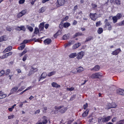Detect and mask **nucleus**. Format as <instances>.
Returning <instances> with one entry per match:
<instances>
[{
    "label": "nucleus",
    "mask_w": 124,
    "mask_h": 124,
    "mask_svg": "<svg viewBox=\"0 0 124 124\" xmlns=\"http://www.w3.org/2000/svg\"><path fill=\"white\" fill-rule=\"evenodd\" d=\"M55 109L56 110L59 109V111L61 113H63L65 112L67 109L66 107H64L63 106L55 107Z\"/></svg>",
    "instance_id": "f257e3e1"
},
{
    "label": "nucleus",
    "mask_w": 124,
    "mask_h": 124,
    "mask_svg": "<svg viewBox=\"0 0 124 124\" xmlns=\"http://www.w3.org/2000/svg\"><path fill=\"white\" fill-rule=\"evenodd\" d=\"M102 76L100 73L98 72L92 74L90 77L93 79L98 78L102 77Z\"/></svg>",
    "instance_id": "f03ea898"
},
{
    "label": "nucleus",
    "mask_w": 124,
    "mask_h": 124,
    "mask_svg": "<svg viewBox=\"0 0 124 124\" xmlns=\"http://www.w3.org/2000/svg\"><path fill=\"white\" fill-rule=\"evenodd\" d=\"M112 118V116H108L107 117H104L103 118H101V119H99V121L100 120H102V121L103 122H106L109 121Z\"/></svg>",
    "instance_id": "7ed1b4c3"
},
{
    "label": "nucleus",
    "mask_w": 124,
    "mask_h": 124,
    "mask_svg": "<svg viewBox=\"0 0 124 124\" xmlns=\"http://www.w3.org/2000/svg\"><path fill=\"white\" fill-rule=\"evenodd\" d=\"M121 51V50L120 48L116 49L115 51H113L111 53V54L113 55H118L120 52Z\"/></svg>",
    "instance_id": "20e7f679"
},
{
    "label": "nucleus",
    "mask_w": 124,
    "mask_h": 124,
    "mask_svg": "<svg viewBox=\"0 0 124 124\" xmlns=\"http://www.w3.org/2000/svg\"><path fill=\"white\" fill-rule=\"evenodd\" d=\"M112 27L110 23H107L105 24L104 28H106L108 30L110 31L112 29Z\"/></svg>",
    "instance_id": "39448f33"
},
{
    "label": "nucleus",
    "mask_w": 124,
    "mask_h": 124,
    "mask_svg": "<svg viewBox=\"0 0 124 124\" xmlns=\"http://www.w3.org/2000/svg\"><path fill=\"white\" fill-rule=\"evenodd\" d=\"M84 54V52L81 51L79 53L78 55L77 58L78 59H81Z\"/></svg>",
    "instance_id": "423d86ee"
},
{
    "label": "nucleus",
    "mask_w": 124,
    "mask_h": 124,
    "mask_svg": "<svg viewBox=\"0 0 124 124\" xmlns=\"http://www.w3.org/2000/svg\"><path fill=\"white\" fill-rule=\"evenodd\" d=\"M90 16L91 18L93 20H95L97 18V16L96 13L93 14L90 13Z\"/></svg>",
    "instance_id": "0eeeda50"
},
{
    "label": "nucleus",
    "mask_w": 124,
    "mask_h": 124,
    "mask_svg": "<svg viewBox=\"0 0 124 124\" xmlns=\"http://www.w3.org/2000/svg\"><path fill=\"white\" fill-rule=\"evenodd\" d=\"M116 92L117 94L121 95H124V90L119 89L117 90Z\"/></svg>",
    "instance_id": "6e6552de"
},
{
    "label": "nucleus",
    "mask_w": 124,
    "mask_h": 124,
    "mask_svg": "<svg viewBox=\"0 0 124 124\" xmlns=\"http://www.w3.org/2000/svg\"><path fill=\"white\" fill-rule=\"evenodd\" d=\"M26 13V12L25 10H23L21 12H19L17 15V17L20 18L22 17L23 15L25 14Z\"/></svg>",
    "instance_id": "1a4fd4ad"
},
{
    "label": "nucleus",
    "mask_w": 124,
    "mask_h": 124,
    "mask_svg": "<svg viewBox=\"0 0 124 124\" xmlns=\"http://www.w3.org/2000/svg\"><path fill=\"white\" fill-rule=\"evenodd\" d=\"M100 67L98 65H96L92 68L90 70L91 71L93 70L94 71H98L100 69Z\"/></svg>",
    "instance_id": "9d476101"
},
{
    "label": "nucleus",
    "mask_w": 124,
    "mask_h": 124,
    "mask_svg": "<svg viewBox=\"0 0 124 124\" xmlns=\"http://www.w3.org/2000/svg\"><path fill=\"white\" fill-rule=\"evenodd\" d=\"M59 5V6L63 5L65 3V0H57Z\"/></svg>",
    "instance_id": "9b49d317"
},
{
    "label": "nucleus",
    "mask_w": 124,
    "mask_h": 124,
    "mask_svg": "<svg viewBox=\"0 0 124 124\" xmlns=\"http://www.w3.org/2000/svg\"><path fill=\"white\" fill-rule=\"evenodd\" d=\"M75 43V42L74 41H70L67 44H65V48L68 46H69L72 45L73 44Z\"/></svg>",
    "instance_id": "f8f14e48"
},
{
    "label": "nucleus",
    "mask_w": 124,
    "mask_h": 124,
    "mask_svg": "<svg viewBox=\"0 0 124 124\" xmlns=\"http://www.w3.org/2000/svg\"><path fill=\"white\" fill-rule=\"evenodd\" d=\"M81 44L80 43H76L73 46L72 48L73 49H75L78 47Z\"/></svg>",
    "instance_id": "ddd939ff"
},
{
    "label": "nucleus",
    "mask_w": 124,
    "mask_h": 124,
    "mask_svg": "<svg viewBox=\"0 0 124 124\" xmlns=\"http://www.w3.org/2000/svg\"><path fill=\"white\" fill-rule=\"evenodd\" d=\"M38 70L37 68H32L31 71L29 72V74H28V75L30 76L31 75L30 74V73H31V74L37 71Z\"/></svg>",
    "instance_id": "4468645a"
},
{
    "label": "nucleus",
    "mask_w": 124,
    "mask_h": 124,
    "mask_svg": "<svg viewBox=\"0 0 124 124\" xmlns=\"http://www.w3.org/2000/svg\"><path fill=\"white\" fill-rule=\"evenodd\" d=\"M51 42V39H48L45 40L44 41V43L45 45L49 44H50Z\"/></svg>",
    "instance_id": "2eb2a0df"
},
{
    "label": "nucleus",
    "mask_w": 124,
    "mask_h": 124,
    "mask_svg": "<svg viewBox=\"0 0 124 124\" xmlns=\"http://www.w3.org/2000/svg\"><path fill=\"white\" fill-rule=\"evenodd\" d=\"M51 85L53 87L55 88H58L60 86V85L56 83L55 82L52 83Z\"/></svg>",
    "instance_id": "dca6fc26"
},
{
    "label": "nucleus",
    "mask_w": 124,
    "mask_h": 124,
    "mask_svg": "<svg viewBox=\"0 0 124 124\" xmlns=\"http://www.w3.org/2000/svg\"><path fill=\"white\" fill-rule=\"evenodd\" d=\"M16 29L18 30H22L23 31H25V28L23 26H21L20 27H18L16 28Z\"/></svg>",
    "instance_id": "f3484780"
},
{
    "label": "nucleus",
    "mask_w": 124,
    "mask_h": 124,
    "mask_svg": "<svg viewBox=\"0 0 124 124\" xmlns=\"http://www.w3.org/2000/svg\"><path fill=\"white\" fill-rule=\"evenodd\" d=\"M47 74L46 72H44L41 75L40 78L39 79V81L41 79V78H45Z\"/></svg>",
    "instance_id": "a211bd4d"
},
{
    "label": "nucleus",
    "mask_w": 124,
    "mask_h": 124,
    "mask_svg": "<svg viewBox=\"0 0 124 124\" xmlns=\"http://www.w3.org/2000/svg\"><path fill=\"white\" fill-rule=\"evenodd\" d=\"M12 49V47L11 46H9L6 48L3 52H6L11 51Z\"/></svg>",
    "instance_id": "6ab92c4d"
},
{
    "label": "nucleus",
    "mask_w": 124,
    "mask_h": 124,
    "mask_svg": "<svg viewBox=\"0 0 124 124\" xmlns=\"http://www.w3.org/2000/svg\"><path fill=\"white\" fill-rule=\"evenodd\" d=\"M18 87H15L13 88L11 90V91L12 93H13L15 92L18 89Z\"/></svg>",
    "instance_id": "aec40b11"
},
{
    "label": "nucleus",
    "mask_w": 124,
    "mask_h": 124,
    "mask_svg": "<svg viewBox=\"0 0 124 124\" xmlns=\"http://www.w3.org/2000/svg\"><path fill=\"white\" fill-rule=\"evenodd\" d=\"M77 53H72L69 55V57L70 58H74L77 55Z\"/></svg>",
    "instance_id": "412c9836"
},
{
    "label": "nucleus",
    "mask_w": 124,
    "mask_h": 124,
    "mask_svg": "<svg viewBox=\"0 0 124 124\" xmlns=\"http://www.w3.org/2000/svg\"><path fill=\"white\" fill-rule=\"evenodd\" d=\"M122 15L120 13H118L115 16L118 19V20L119 19L122 17Z\"/></svg>",
    "instance_id": "4be33fe9"
},
{
    "label": "nucleus",
    "mask_w": 124,
    "mask_h": 124,
    "mask_svg": "<svg viewBox=\"0 0 124 124\" xmlns=\"http://www.w3.org/2000/svg\"><path fill=\"white\" fill-rule=\"evenodd\" d=\"M111 104L108 103H107L105 106V108L106 109H109L111 108Z\"/></svg>",
    "instance_id": "5701e85b"
},
{
    "label": "nucleus",
    "mask_w": 124,
    "mask_h": 124,
    "mask_svg": "<svg viewBox=\"0 0 124 124\" xmlns=\"http://www.w3.org/2000/svg\"><path fill=\"white\" fill-rule=\"evenodd\" d=\"M116 25L117 26H119L124 25V20L121 22L117 23L116 24Z\"/></svg>",
    "instance_id": "b1692460"
},
{
    "label": "nucleus",
    "mask_w": 124,
    "mask_h": 124,
    "mask_svg": "<svg viewBox=\"0 0 124 124\" xmlns=\"http://www.w3.org/2000/svg\"><path fill=\"white\" fill-rule=\"evenodd\" d=\"M44 23H41L39 25V30L41 31L44 29Z\"/></svg>",
    "instance_id": "393cba45"
},
{
    "label": "nucleus",
    "mask_w": 124,
    "mask_h": 124,
    "mask_svg": "<svg viewBox=\"0 0 124 124\" xmlns=\"http://www.w3.org/2000/svg\"><path fill=\"white\" fill-rule=\"evenodd\" d=\"M56 72L55 71H52L48 73L47 74V76L48 77H50L55 74Z\"/></svg>",
    "instance_id": "a878e982"
},
{
    "label": "nucleus",
    "mask_w": 124,
    "mask_h": 124,
    "mask_svg": "<svg viewBox=\"0 0 124 124\" xmlns=\"http://www.w3.org/2000/svg\"><path fill=\"white\" fill-rule=\"evenodd\" d=\"M84 70L83 68L82 67L80 66L77 68V72L79 73L83 71Z\"/></svg>",
    "instance_id": "bb28decb"
},
{
    "label": "nucleus",
    "mask_w": 124,
    "mask_h": 124,
    "mask_svg": "<svg viewBox=\"0 0 124 124\" xmlns=\"http://www.w3.org/2000/svg\"><path fill=\"white\" fill-rule=\"evenodd\" d=\"M89 111L87 110H86L82 114L83 117H86L88 114Z\"/></svg>",
    "instance_id": "cd10ccee"
},
{
    "label": "nucleus",
    "mask_w": 124,
    "mask_h": 124,
    "mask_svg": "<svg viewBox=\"0 0 124 124\" xmlns=\"http://www.w3.org/2000/svg\"><path fill=\"white\" fill-rule=\"evenodd\" d=\"M43 120L42 121L43 124H46L47 123V120L46 117L45 116H44L43 118Z\"/></svg>",
    "instance_id": "c85d7f7f"
},
{
    "label": "nucleus",
    "mask_w": 124,
    "mask_h": 124,
    "mask_svg": "<svg viewBox=\"0 0 124 124\" xmlns=\"http://www.w3.org/2000/svg\"><path fill=\"white\" fill-rule=\"evenodd\" d=\"M83 34L82 33L78 32L76 33L73 36V38H75L77 37L78 36L82 35Z\"/></svg>",
    "instance_id": "c756f323"
},
{
    "label": "nucleus",
    "mask_w": 124,
    "mask_h": 124,
    "mask_svg": "<svg viewBox=\"0 0 124 124\" xmlns=\"http://www.w3.org/2000/svg\"><path fill=\"white\" fill-rule=\"evenodd\" d=\"M69 36L68 34H65L62 37V39L63 40H66L68 39Z\"/></svg>",
    "instance_id": "7c9ffc66"
},
{
    "label": "nucleus",
    "mask_w": 124,
    "mask_h": 124,
    "mask_svg": "<svg viewBox=\"0 0 124 124\" xmlns=\"http://www.w3.org/2000/svg\"><path fill=\"white\" fill-rule=\"evenodd\" d=\"M112 19L113 20V22L114 23H116L117 22V20H118V19L115 16L113 17Z\"/></svg>",
    "instance_id": "2f4dec72"
},
{
    "label": "nucleus",
    "mask_w": 124,
    "mask_h": 124,
    "mask_svg": "<svg viewBox=\"0 0 124 124\" xmlns=\"http://www.w3.org/2000/svg\"><path fill=\"white\" fill-rule=\"evenodd\" d=\"M103 30L102 28H100L97 31V32L99 34H100L102 32Z\"/></svg>",
    "instance_id": "473e14b6"
},
{
    "label": "nucleus",
    "mask_w": 124,
    "mask_h": 124,
    "mask_svg": "<svg viewBox=\"0 0 124 124\" xmlns=\"http://www.w3.org/2000/svg\"><path fill=\"white\" fill-rule=\"evenodd\" d=\"M70 25V24L69 23H66L63 24V26L65 28H67Z\"/></svg>",
    "instance_id": "72a5a7b5"
},
{
    "label": "nucleus",
    "mask_w": 124,
    "mask_h": 124,
    "mask_svg": "<svg viewBox=\"0 0 124 124\" xmlns=\"http://www.w3.org/2000/svg\"><path fill=\"white\" fill-rule=\"evenodd\" d=\"M26 27L27 28L28 30H29L30 31L32 32L33 31V29L31 26H29L28 25H27Z\"/></svg>",
    "instance_id": "f704fd0d"
},
{
    "label": "nucleus",
    "mask_w": 124,
    "mask_h": 124,
    "mask_svg": "<svg viewBox=\"0 0 124 124\" xmlns=\"http://www.w3.org/2000/svg\"><path fill=\"white\" fill-rule=\"evenodd\" d=\"M93 39V37L91 36H89L88 37H87L86 38V40L85 41L86 42H87L89 41L91 39Z\"/></svg>",
    "instance_id": "c9c22d12"
},
{
    "label": "nucleus",
    "mask_w": 124,
    "mask_h": 124,
    "mask_svg": "<svg viewBox=\"0 0 124 124\" xmlns=\"http://www.w3.org/2000/svg\"><path fill=\"white\" fill-rule=\"evenodd\" d=\"M25 46V44H23L20 47L18 48V49L19 50H22L23 49Z\"/></svg>",
    "instance_id": "e433bc0d"
},
{
    "label": "nucleus",
    "mask_w": 124,
    "mask_h": 124,
    "mask_svg": "<svg viewBox=\"0 0 124 124\" xmlns=\"http://www.w3.org/2000/svg\"><path fill=\"white\" fill-rule=\"evenodd\" d=\"M12 54V52H10L8 53L5 54L6 57L7 58L8 56H10Z\"/></svg>",
    "instance_id": "4c0bfd02"
},
{
    "label": "nucleus",
    "mask_w": 124,
    "mask_h": 124,
    "mask_svg": "<svg viewBox=\"0 0 124 124\" xmlns=\"http://www.w3.org/2000/svg\"><path fill=\"white\" fill-rule=\"evenodd\" d=\"M7 96L6 94H3L0 95V99H2L5 98Z\"/></svg>",
    "instance_id": "58836bf2"
},
{
    "label": "nucleus",
    "mask_w": 124,
    "mask_h": 124,
    "mask_svg": "<svg viewBox=\"0 0 124 124\" xmlns=\"http://www.w3.org/2000/svg\"><path fill=\"white\" fill-rule=\"evenodd\" d=\"M111 108H115L116 107V105L115 103H112L111 104Z\"/></svg>",
    "instance_id": "ea45409f"
},
{
    "label": "nucleus",
    "mask_w": 124,
    "mask_h": 124,
    "mask_svg": "<svg viewBox=\"0 0 124 124\" xmlns=\"http://www.w3.org/2000/svg\"><path fill=\"white\" fill-rule=\"evenodd\" d=\"M39 32V30L38 29L37 27H36L35 29L34 33L35 34H37Z\"/></svg>",
    "instance_id": "a19ab883"
},
{
    "label": "nucleus",
    "mask_w": 124,
    "mask_h": 124,
    "mask_svg": "<svg viewBox=\"0 0 124 124\" xmlns=\"http://www.w3.org/2000/svg\"><path fill=\"white\" fill-rule=\"evenodd\" d=\"M124 120H120L119 122H117L116 124H124Z\"/></svg>",
    "instance_id": "79ce46f5"
},
{
    "label": "nucleus",
    "mask_w": 124,
    "mask_h": 124,
    "mask_svg": "<svg viewBox=\"0 0 124 124\" xmlns=\"http://www.w3.org/2000/svg\"><path fill=\"white\" fill-rule=\"evenodd\" d=\"M74 89V88L73 87H71L70 88H67V90L70 91L73 90Z\"/></svg>",
    "instance_id": "37998d69"
},
{
    "label": "nucleus",
    "mask_w": 124,
    "mask_h": 124,
    "mask_svg": "<svg viewBox=\"0 0 124 124\" xmlns=\"http://www.w3.org/2000/svg\"><path fill=\"white\" fill-rule=\"evenodd\" d=\"M102 23L100 21H99L97 22L96 23V27L99 26Z\"/></svg>",
    "instance_id": "c03bdc74"
},
{
    "label": "nucleus",
    "mask_w": 124,
    "mask_h": 124,
    "mask_svg": "<svg viewBox=\"0 0 124 124\" xmlns=\"http://www.w3.org/2000/svg\"><path fill=\"white\" fill-rule=\"evenodd\" d=\"M45 9L44 8H40L39 10V13H43L45 10Z\"/></svg>",
    "instance_id": "a18cd8bd"
},
{
    "label": "nucleus",
    "mask_w": 124,
    "mask_h": 124,
    "mask_svg": "<svg viewBox=\"0 0 124 124\" xmlns=\"http://www.w3.org/2000/svg\"><path fill=\"white\" fill-rule=\"evenodd\" d=\"M25 88V87L24 86H22L19 89L18 91H17V92H18L19 91H21L23 90L24 88Z\"/></svg>",
    "instance_id": "49530a36"
},
{
    "label": "nucleus",
    "mask_w": 124,
    "mask_h": 124,
    "mask_svg": "<svg viewBox=\"0 0 124 124\" xmlns=\"http://www.w3.org/2000/svg\"><path fill=\"white\" fill-rule=\"evenodd\" d=\"M115 2L117 5H120L121 4V1L120 0H115Z\"/></svg>",
    "instance_id": "de8ad7c7"
},
{
    "label": "nucleus",
    "mask_w": 124,
    "mask_h": 124,
    "mask_svg": "<svg viewBox=\"0 0 124 124\" xmlns=\"http://www.w3.org/2000/svg\"><path fill=\"white\" fill-rule=\"evenodd\" d=\"M5 71L4 70H2L0 72V77L2 76L5 74Z\"/></svg>",
    "instance_id": "09e8293b"
},
{
    "label": "nucleus",
    "mask_w": 124,
    "mask_h": 124,
    "mask_svg": "<svg viewBox=\"0 0 124 124\" xmlns=\"http://www.w3.org/2000/svg\"><path fill=\"white\" fill-rule=\"evenodd\" d=\"M2 37V39L3 41L6 40H7L8 38L5 36H1Z\"/></svg>",
    "instance_id": "8fccbe9b"
},
{
    "label": "nucleus",
    "mask_w": 124,
    "mask_h": 124,
    "mask_svg": "<svg viewBox=\"0 0 124 124\" xmlns=\"http://www.w3.org/2000/svg\"><path fill=\"white\" fill-rule=\"evenodd\" d=\"M10 72V71L9 69H7L6 71L5 74L6 75H8L9 74Z\"/></svg>",
    "instance_id": "3c124183"
},
{
    "label": "nucleus",
    "mask_w": 124,
    "mask_h": 124,
    "mask_svg": "<svg viewBox=\"0 0 124 124\" xmlns=\"http://www.w3.org/2000/svg\"><path fill=\"white\" fill-rule=\"evenodd\" d=\"M27 57V55H25L23 58V60L24 61H25L26 60Z\"/></svg>",
    "instance_id": "603ef678"
},
{
    "label": "nucleus",
    "mask_w": 124,
    "mask_h": 124,
    "mask_svg": "<svg viewBox=\"0 0 124 124\" xmlns=\"http://www.w3.org/2000/svg\"><path fill=\"white\" fill-rule=\"evenodd\" d=\"M7 58L6 57V56L5 54L4 55H3L1 56L0 57V58L1 59H4V58Z\"/></svg>",
    "instance_id": "864d4df0"
},
{
    "label": "nucleus",
    "mask_w": 124,
    "mask_h": 124,
    "mask_svg": "<svg viewBox=\"0 0 124 124\" xmlns=\"http://www.w3.org/2000/svg\"><path fill=\"white\" fill-rule=\"evenodd\" d=\"M117 117H115L112 119V122H114L117 120Z\"/></svg>",
    "instance_id": "5fc2aeb1"
},
{
    "label": "nucleus",
    "mask_w": 124,
    "mask_h": 124,
    "mask_svg": "<svg viewBox=\"0 0 124 124\" xmlns=\"http://www.w3.org/2000/svg\"><path fill=\"white\" fill-rule=\"evenodd\" d=\"M25 2V0H20L19 1V3L20 4H23Z\"/></svg>",
    "instance_id": "6e6d98bb"
},
{
    "label": "nucleus",
    "mask_w": 124,
    "mask_h": 124,
    "mask_svg": "<svg viewBox=\"0 0 124 124\" xmlns=\"http://www.w3.org/2000/svg\"><path fill=\"white\" fill-rule=\"evenodd\" d=\"M14 117V116L13 115H10L8 116V118L9 119H11L13 118Z\"/></svg>",
    "instance_id": "4d7b16f0"
},
{
    "label": "nucleus",
    "mask_w": 124,
    "mask_h": 124,
    "mask_svg": "<svg viewBox=\"0 0 124 124\" xmlns=\"http://www.w3.org/2000/svg\"><path fill=\"white\" fill-rule=\"evenodd\" d=\"M28 49L25 48L22 52L24 54L26 53Z\"/></svg>",
    "instance_id": "13d9d810"
},
{
    "label": "nucleus",
    "mask_w": 124,
    "mask_h": 124,
    "mask_svg": "<svg viewBox=\"0 0 124 124\" xmlns=\"http://www.w3.org/2000/svg\"><path fill=\"white\" fill-rule=\"evenodd\" d=\"M93 120H94V119L93 118H92L91 119H89V121H90V123H93V122H94V123L95 122V121L94 122L93 121Z\"/></svg>",
    "instance_id": "bf43d9fd"
},
{
    "label": "nucleus",
    "mask_w": 124,
    "mask_h": 124,
    "mask_svg": "<svg viewBox=\"0 0 124 124\" xmlns=\"http://www.w3.org/2000/svg\"><path fill=\"white\" fill-rule=\"evenodd\" d=\"M7 30L8 31H10L11 30V28L9 27H6Z\"/></svg>",
    "instance_id": "052dcab7"
},
{
    "label": "nucleus",
    "mask_w": 124,
    "mask_h": 124,
    "mask_svg": "<svg viewBox=\"0 0 124 124\" xmlns=\"http://www.w3.org/2000/svg\"><path fill=\"white\" fill-rule=\"evenodd\" d=\"M43 109H44V110L43 111V112H44L45 113L46 112V111L47 110V107H44L43 108Z\"/></svg>",
    "instance_id": "680f3d73"
},
{
    "label": "nucleus",
    "mask_w": 124,
    "mask_h": 124,
    "mask_svg": "<svg viewBox=\"0 0 124 124\" xmlns=\"http://www.w3.org/2000/svg\"><path fill=\"white\" fill-rule=\"evenodd\" d=\"M88 106V104L87 103H86L84 105V108L85 109Z\"/></svg>",
    "instance_id": "e2e57ef3"
},
{
    "label": "nucleus",
    "mask_w": 124,
    "mask_h": 124,
    "mask_svg": "<svg viewBox=\"0 0 124 124\" xmlns=\"http://www.w3.org/2000/svg\"><path fill=\"white\" fill-rule=\"evenodd\" d=\"M32 87H33V86H30L29 87L27 88L25 90V91H26L27 90H29Z\"/></svg>",
    "instance_id": "0e129e2a"
},
{
    "label": "nucleus",
    "mask_w": 124,
    "mask_h": 124,
    "mask_svg": "<svg viewBox=\"0 0 124 124\" xmlns=\"http://www.w3.org/2000/svg\"><path fill=\"white\" fill-rule=\"evenodd\" d=\"M29 41L27 40H25L23 42V43H26L28 42Z\"/></svg>",
    "instance_id": "69168bd1"
},
{
    "label": "nucleus",
    "mask_w": 124,
    "mask_h": 124,
    "mask_svg": "<svg viewBox=\"0 0 124 124\" xmlns=\"http://www.w3.org/2000/svg\"><path fill=\"white\" fill-rule=\"evenodd\" d=\"M40 110L39 109H38L36 111L35 113V114L39 113L40 112Z\"/></svg>",
    "instance_id": "338daca9"
},
{
    "label": "nucleus",
    "mask_w": 124,
    "mask_h": 124,
    "mask_svg": "<svg viewBox=\"0 0 124 124\" xmlns=\"http://www.w3.org/2000/svg\"><path fill=\"white\" fill-rule=\"evenodd\" d=\"M69 18L68 16H67L65 17L63 19V21H66Z\"/></svg>",
    "instance_id": "774afa93"
}]
</instances>
